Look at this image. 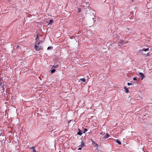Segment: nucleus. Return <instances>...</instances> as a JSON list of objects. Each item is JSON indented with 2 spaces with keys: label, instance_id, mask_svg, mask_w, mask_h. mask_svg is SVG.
Segmentation results:
<instances>
[{
  "label": "nucleus",
  "instance_id": "393cba45",
  "mask_svg": "<svg viewBox=\"0 0 152 152\" xmlns=\"http://www.w3.org/2000/svg\"><path fill=\"white\" fill-rule=\"evenodd\" d=\"M50 48H47V49H48H48H50Z\"/></svg>",
  "mask_w": 152,
  "mask_h": 152
},
{
  "label": "nucleus",
  "instance_id": "1a4fd4ad",
  "mask_svg": "<svg viewBox=\"0 0 152 152\" xmlns=\"http://www.w3.org/2000/svg\"><path fill=\"white\" fill-rule=\"evenodd\" d=\"M149 50V48H147L146 49H144L143 48L141 51H148Z\"/></svg>",
  "mask_w": 152,
  "mask_h": 152
},
{
  "label": "nucleus",
  "instance_id": "f257e3e1",
  "mask_svg": "<svg viewBox=\"0 0 152 152\" xmlns=\"http://www.w3.org/2000/svg\"><path fill=\"white\" fill-rule=\"evenodd\" d=\"M126 43V42L123 40H121L119 43L118 45L121 46L123 45Z\"/></svg>",
  "mask_w": 152,
  "mask_h": 152
},
{
  "label": "nucleus",
  "instance_id": "f03ea898",
  "mask_svg": "<svg viewBox=\"0 0 152 152\" xmlns=\"http://www.w3.org/2000/svg\"><path fill=\"white\" fill-rule=\"evenodd\" d=\"M2 81V78H0V85L1 86V87L4 88V82H1Z\"/></svg>",
  "mask_w": 152,
  "mask_h": 152
},
{
  "label": "nucleus",
  "instance_id": "39448f33",
  "mask_svg": "<svg viewBox=\"0 0 152 152\" xmlns=\"http://www.w3.org/2000/svg\"><path fill=\"white\" fill-rule=\"evenodd\" d=\"M124 89L126 90V93H127L129 92V91L128 89V88H127L125 86L124 87Z\"/></svg>",
  "mask_w": 152,
  "mask_h": 152
},
{
  "label": "nucleus",
  "instance_id": "4be33fe9",
  "mask_svg": "<svg viewBox=\"0 0 152 152\" xmlns=\"http://www.w3.org/2000/svg\"><path fill=\"white\" fill-rule=\"evenodd\" d=\"M82 149V147H79L78 149V150H81Z\"/></svg>",
  "mask_w": 152,
  "mask_h": 152
},
{
  "label": "nucleus",
  "instance_id": "a211bd4d",
  "mask_svg": "<svg viewBox=\"0 0 152 152\" xmlns=\"http://www.w3.org/2000/svg\"><path fill=\"white\" fill-rule=\"evenodd\" d=\"M87 130H87V129H84V131L83 132V133H85V132H87Z\"/></svg>",
  "mask_w": 152,
  "mask_h": 152
},
{
  "label": "nucleus",
  "instance_id": "f8f14e48",
  "mask_svg": "<svg viewBox=\"0 0 152 152\" xmlns=\"http://www.w3.org/2000/svg\"><path fill=\"white\" fill-rule=\"evenodd\" d=\"M56 71V69H53L51 70V73H53L54 72Z\"/></svg>",
  "mask_w": 152,
  "mask_h": 152
},
{
  "label": "nucleus",
  "instance_id": "f3484780",
  "mask_svg": "<svg viewBox=\"0 0 152 152\" xmlns=\"http://www.w3.org/2000/svg\"><path fill=\"white\" fill-rule=\"evenodd\" d=\"M78 12H80L81 11V9L80 8H78Z\"/></svg>",
  "mask_w": 152,
  "mask_h": 152
},
{
  "label": "nucleus",
  "instance_id": "6e6552de",
  "mask_svg": "<svg viewBox=\"0 0 152 152\" xmlns=\"http://www.w3.org/2000/svg\"><path fill=\"white\" fill-rule=\"evenodd\" d=\"M116 142L119 145H121V142L119 141L118 140H116Z\"/></svg>",
  "mask_w": 152,
  "mask_h": 152
},
{
  "label": "nucleus",
  "instance_id": "b1692460",
  "mask_svg": "<svg viewBox=\"0 0 152 152\" xmlns=\"http://www.w3.org/2000/svg\"><path fill=\"white\" fill-rule=\"evenodd\" d=\"M19 47V46H17V48H18Z\"/></svg>",
  "mask_w": 152,
  "mask_h": 152
},
{
  "label": "nucleus",
  "instance_id": "6ab92c4d",
  "mask_svg": "<svg viewBox=\"0 0 152 152\" xmlns=\"http://www.w3.org/2000/svg\"><path fill=\"white\" fill-rule=\"evenodd\" d=\"M38 35H37V37L35 39L36 41H37V39H38Z\"/></svg>",
  "mask_w": 152,
  "mask_h": 152
},
{
  "label": "nucleus",
  "instance_id": "412c9836",
  "mask_svg": "<svg viewBox=\"0 0 152 152\" xmlns=\"http://www.w3.org/2000/svg\"><path fill=\"white\" fill-rule=\"evenodd\" d=\"M133 80H137V79L135 77H134L133 78Z\"/></svg>",
  "mask_w": 152,
  "mask_h": 152
},
{
  "label": "nucleus",
  "instance_id": "9b49d317",
  "mask_svg": "<svg viewBox=\"0 0 152 152\" xmlns=\"http://www.w3.org/2000/svg\"><path fill=\"white\" fill-rule=\"evenodd\" d=\"M58 67V65H53L52 66V68H57Z\"/></svg>",
  "mask_w": 152,
  "mask_h": 152
},
{
  "label": "nucleus",
  "instance_id": "5701e85b",
  "mask_svg": "<svg viewBox=\"0 0 152 152\" xmlns=\"http://www.w3.org/2000/svg\"><path fill=\"white\" fill-rule=\"evenodd\" d=\"M100 134H104V133L103 134L102 133H101Z\"/></svg>",
  "mask_w": 152,
  "mask_h": 152
},
{
  "label": "nucleus",
  "instance_id": "20e7f679",
  "mask_svg": "<svg viewBox=\"0 0 152 152\" xmlns=\"http://www.w3.org/2000/svg\"><path fill=\"white\" fill-rule=\"evenodd\" d=\"M109 136H110V135L108 133H107L106 135L105 136H104L103 137V138H105V139L107 138H108L109 137Z\"/></svg>",
  "mask_w": 152,
  "mask_h": 152
},
{
  "label": "nucleus",
  "instance_id": "4468645a",
  "mask_svg": "<svg viewBox=\"0 0 152 152\" xmlns=\"http://www.w3.org/2000/svg\"><path fill=\"white\" fill-rule=\"evenodd\" d=\"M42 48H35L36 51H39L41 50Z\"/></svg>",
  "mask_w": 152,
  "mask_h": 152
},
{
  "label": "nucleus",
  "instance_id": "dca6fc26",
  "mask_svg": "<svg viewBox=\"0 0 152 152\" xmlns=\"http://www.w3.org/2000/svg\"><path fill=\"white\" fill-rule=\"evenodd\" d=\"M77 134L80 135H81V134H82V133L81 132H79L77 133Z\"/></svg>",
  "mask_w": 152,
  "mask_h": 152
},
{
  "label": "nucleus",
  "instance_id": "9d476101",
  "mask_svg": "<svg viewBox=\"0 0 152 152\" xmlns=\"http://www.w3.org/2000/svg\"><path fill=\"white\" fill-rule=\"evenodd\" d=\"M84 144L83 142L82 141H81V144L80 145V146L81 147H82L84 146Z\"/></svg>",
  "mask_w": 152,
  "mask_h": 152
},
{
  "label": "nucleus",
  "instance_id": "7ed1b4c3",
  "mask_svg": "<svg viewBox=\"0 0 152 152\" xmlns=\"http://www.w3.org/2000/svg\"><path fill=\"white\" fill-rule=\"evenodd\" d=\"M139 75L140 76L142 77V80L143 78L145 77L144 75L142 72H140Z\"/></svg>",
  "mask_w": 152,
  "mask_h": 152
},
{
  "label": "nucleus",
  "instance_id": "423d86ee",
  "mask_svg": "<svg viewBox=\"0 0 152 152\" xmlns=\"http://www.w3.org/2000/svg\"><path fill=\"white\" fill-rule=\"evenodd\" d=\"M35 146H33V147L30 148L32 149H33V150H32L33 152H36V151L35 149Z\"/></svg>",
  "mask_w": 152,
  "mask_h": 152
},
{
  "label": "nucleus",
  "instance_id": "ddd939ff",
  "mask_svg": "<svg viewBox=\"0 0 152 152\" xmlns=\"http://www.w3.org/2000/svg\"><path fill=\"white\" fill-rule=\"evenodd\" d=\"M80 80L83 82H85L86 81V80L85 78L80 79Z\"/></svg>",
  "mask_w": 152,
  "mask_h": 152
},
{
  "label": "nucleus",
  "instance_id": "aec40b11",
  "mask_svg": "<svg viewBox=\"0 0 152 152\" xmlns=\"http://www.w3.org/2000/svg\"><path fill=\"white\" fill-rule=\"evenodd\" d=\"M132 84L131 83H127V85L128 86H130V85H131Z\"/></svg>",
  "mask_w": 152,
  "mask_h": 152
},
{
  "label": "nucleus",
  "instance_id": "0eeeda50",
  "mask_svg": "<svg viewBox=\"0 0 152 152\" xmlns=\"http://www.w3.org/2000/svg\"><path fill=\"white\" fill-rule=\"evenodd\" d=\"M40 43V42H38V43H37V44L35 45L34 48H38L39 46H38L37 45H39Z\"/></svg>",
  "mask_w": 152,
  "mask_h": 152
},
{
  "label": "nucleus",
  "instance_id": "a878e982",
  "mask_svg": "<svg viewBox=\"0 0 152 152\" xmlns=\"http://www.w3.org/2000/svg\"><path fill=\"white\" fill-rule=\"evenodd\" d=\"M48 48H50L49 47H48Z\"/></svg>",
  "mask_w": 152,
  "mask_h": 152
},
{
  "label": "nucleus",
  "instance_id": "2eb2a0df",
  "mask_svg": "<svg viewBox=\"0 0 152 152\" xmlns=\"http://www.w3.org/2000/svg\"><path fill=\"white\" fill-rule=\"evenodd\" d=\"M53 22V20H50L49 23V24H51Z\"/></svg>",
  "mask_w": 152,
  "mask_h": 152
}]
</instances>
